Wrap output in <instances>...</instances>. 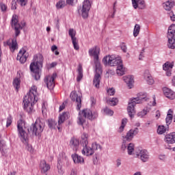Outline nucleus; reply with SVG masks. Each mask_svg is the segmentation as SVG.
<instances>
[{
	"label": "nucleus",
	"instance_id": "nucleus-1",
	"mask_svg": "<svg viewBox=\"0 0 175 175\" xmlns=\"http://www.w3.org/2000/svg\"><path fill=\"white\" fill-rule=\"evenodd\" d=\"M100 49L98 46H94L89 50V55L94 57V63L95 65L94 78L93 79V85L96 88H99V84H100V75H102V66H100V61H99V53Z\"/></svg>",
	"mask_w": 175,
	"mask_h": 175
},
{
	"label": "nucleus",
	"instance_id": "nucleus-2",
	"mask_svg": "<svg viewBox=\"0 0 175 175\" xmlns=\"http://www.w3.org/2000/svg\"><path fill=\"white\" fill-rule=\"evenodd\" d=\"M38 88L33 85L23 98L24 110L31 114L33 113V105L38 102Z\"/></svg>",
	"mask_w": 175,
	"mask_h": 175
},
{
	"label": "nucleus",
	"instance_id": "nucleus-3",
	"mask_svg": "<svg viewBox=\"0 0 175 175\" xmlns=\"http://www.w3.org/2000/svg\"><path fill=\"white\" fill-rule=\"evenodd\" d=\"M43 68V55L41 54L35 55L33 57V62L30 64V70L32 72V77L35 80L40 79V72Z\"/></svg>",
	"mask_w": 175,
	"mask_h": 175
},
{
	"label": "nucleus",
	"instance_id": "nucleus-4",
	"mask_svg": "<svg viewBox=\"0 0 175 175\" xmlns=\"http://www.w3.org/2000/svg\"><path fill=\"white\" fill-rule=\"evenodd\" d=\"M98 118V112L92 113V111L89 109H83L79 112V116L77 118V124L78 125H81L82 126L85 124L87 125L86 120H95Z\"/></svg>",
	"mask_w": 175,
	"mask_h": 175
},
{
	"label": "nucleus",
	"instance_id": "nucleus-5",
	"mask_svg": "<svg viewBox=\"0 0 175 175\" xmlns=\"http://www.w3.org/2000/svg\"><path fill=\"white\" fill-rule=\"evenodd\" d=\"M18 137L21 142L26 145V150L29 151V152H33V149L32 148V146L28 144V133L25 131L23 128V120H18L17 124Z\"/></svg>",
	"mask_w": 175,
	"mask_h": 175
},
{
	"label": "nucleus",
	"instance_id": "nucleus-6",
	"mask_svg": "<svg viewBox=\"0 0 175 175\" xmlns=\"http://www.w3.org/2000/svg\"><path fill=\"white\" fill-rule=\"evenodd\" d=\"M44 129V120L38 118L36 119L35 124H31V126L28 129L29 133H32L35 136H39Z\"/></svg>",
	"mask_w": 175,
	"mask_h": 175
},
{
	"label": "nucleus",
	"instance_id": "nucleus-7",
	"mask_svg": "<svg viewBox=\"0 0 175 175\" xmlns=\"http://www.w3.org/2000/svg\"><path fill=\"white\" fill-rule=\"evenodd\" d=\"M103 64L105 66H118L122 64V60L120 57H116L114 55H107L103 59Z\"/></svg>",
	"mask_w": 175,
	"mask_h": 175
},
{
	"label": "nucleus",
	"instance_id": "nucleus-8",
	"mask_svg": "<svg viewBox=\"0 0 175 175\" xmlns=\"http://www.w3.org/2000/svg\"><path fill=\"white\" fill-rule=\"evenodd\" d=\"M167 38L168 39V48L172 50L175 49V25H171L168 28V31L167 34Z\"/></svg>",
	"mask_w": 175,
	"mask_h": 175
},
{
	"label": "nucleus",
	"instance_id": "nucleus-9",
	"mask_svg": "<svg viewBox=\"0 0 175 175\" xmlns=\"http://www.w3.org/2000/svg\"><path fill=\"white\" fill-rule=\"evenodd\" d=\"M12 27L15 29V36L17 38L20 35V30L25 27V22H22L21 25L18 23V16L14 15L12 18Z\"/></svg>",
	"mask_w": 175,
	"mask_h": 175
},
{
	"label": "nucleus",
	"instance_id": "nucleus-10",
	"mask_svg": "<svg viewBox=\"0 0 175 175\" xmlns=\"http://www.w3.org/2000/svg\"><path fill=\"white\" fill-rule=\"evenodd\" d=\"M96 150H100V146L96 143H94L92 144V148H83L82 150V154L83 155H86V157H90L91 155H94V153Z\"/></svg>",
	"mask_w": 175,
	"mask_h": 175
},
{
	"label": "nucleus",
	"instance_id": "nucleus-11",
	"mask_svg": "<svg viewBox=\"0 0 175 175\" xmlns=\"http://www.w3.org/2000/svg\"><path fill=\"white\" fill-rule=\"evenodd\" d=\"M135 157L139 158L142 162H148L150 159V153L146 149H138L135 150Z\"/></svg>",
	"mask_w": 175,
	"mask_h": 175
},
{
	"label": "nucleus",
	"instance_id": "nucleus-12",
	"mask_svg": "<svg viewBox=\"0 0 175 175\" xmlns=\"http://www.w3.org/2000/svg\"><path fill=\"white\" fill-rule=\"evenodd\" d=\"M137 105L136 100L132 98L129 102V106L127 107V111L129 117L131 118H133L135 117V114H136V110H135V106Z\"/></svg>",
	"mask_w": 175,
	"mask_h": 175
},
{
	"label": "nucleus",
	"instance_id": "nucleus-13",
	"mask_svg": "<svg viewBox=\"0 0 175 175\" xmlns=\"http://www.w3.org/2000/svg\"><path fill=\"white\" fill-rule=\"evenodd\" d=\"M90 9H91V2H90V0H84L81 10L83 18H87V17H88Z\"/></svg>",
	"mask_w": 175,
	"mask_h": 175
},
{
	"label": "nucleus",
	"instance_id": "nucleus-14",
	"mask_svg": "<svg viewBox=\"0 0 175 175\" xmlns=\"http://www.w3.org/2000/svg\"><path fill=\"white\" fill-rule=\"evenodd\" d=\"M55 77H57V74L54 73L52 76L49 75L44 78V83L49 90H53L55 87V83L54 82Z\"/></svg>",
	"mask_w": 175,
	"mask_h": 175
},
{
	"label": "nucleus",
	"instance_id": "nucleus-15",
	"mask_svg": "<svg viewBox=\"0 0 175 175\" xmlns=\"http://www.w3.org/2000/svg\"><path fill=\"white\" fill-rule=\"evenodd\" d=\"M27 58H28V53L25 49H22L18 53L16 59L20 61L21 64H25L27 62Z\"/></svg>",
	"mask_w": 175,
	"mask_h": 175
},
{
	"label": "nucleus",
	"instance_id": "nucleus-16",
	"mask_svg": "<svg viewBox=\"0 0 175 175\" xmlns=\"http://www.w3.org/2000/svg\"><path fill=\"white\" fill-rule=\"evenodd\" d=\"M137 133H139V129L135 128V129H131L126 135V136H123V139L124 140H125L126 142H131L132 139H133V137L135 136H136V135H137Z\"/></svg>",
	"mask_w": 175,
	"mask_h": 175
},
{
	"label": "nucleus",
	"instance_id": "nucleus-17",
	"mask_svg": "<svg viewBox=\"0 0 175 175\" xmlns=\"http://www.w3.org/2000/svg\"><path fill=\"white\" fill-rule=\"evenodd\" d=\"M70 96L73 102H76L77 109L80 110L81 108V97L79 96L75 92H72Z\"/></svg>",
	"mask_w": 175,
	"mask_h": 175
},
{
	"label": "nucleus",
	"instance_id": "nucleus-18",
	"mask_svg": "<svg viewBox=\"0 0 175 175\" xmlns=\"http://www.w3.org/2000/svg\"><path fill=\"white\" fill-rule=\"evenodd\" d=\"M132 4L134 9H146V1L144 0H132Z\"/></svg>",
	"mask_w": 175,
	"mask_h": 175
},
{
	"label": "nucleus",
	"instance_id": "nucleus-19",
	"mask_svg": "<svg viewBox=\"0 0 175 175\" xmlns=\"http://www.w3.org/2000/svg\"><path fill=\"white\" fill-rule=\"evenodd\" d=\"M173 66H174L173 63H170V62H167L163 65V70L166 71V76H172V69H173Z\"/></svg>",
	"mask_w": 175,
	"mask_h": 175
},
{
	"label": "nucleus",
	"instance_id": "nucleus-20",
	"mask_svg": "<svg viewBox=\"0 0 175 175\" xmlns=\"http://www.w3.org/2000/svg\"><path fill=\"white\" fill-rule=\"evenodd\" d=\"M165 143H167V144H174L175 143V133H171L169 134H167L165 136V139H164Z\"/></svg>",
	"mask_w": 175,
	"mask_h": 175
},
{
	"label": "nucleus",
	"instance_id": "nucleus-21",
	"mask_svg": "<svg viewBox=\"0 0 175 175\" xmlns=\"http://www.w3.org/2000/svg\"><path fill=\"white\" fill-rule=\"evenodd\" d=\"M163 94L166 98H168V99H171L172 100L175 99V92L167 88H163Z\"/></svg>",
	"mask_w": 175,
	"mask_h": 175
},
{
	"label": "nucleus",
	"instance_id": "nucleus-22",
	"mask_svg": "<svg viewBox=\"0 0 175 175\" xmlns=\"http://www.w3.org/2000/svg\"><path fill=\"white\" fill-rule=\"evenodd\" d=\"M80 145V142L79 139L72 137L70 141V147L72 148L74 151H77L79 150V146Z\"/></svg>",
	"mask_w": 175,
	"mask_h": 175
},
{
	"label": "nucleus",
	"instance_id": "nucleus-23",
	"mask_svg": "<svg viewBox=\"0 0 175 175\" xmlns=\"http://www.w3.org/2000/svg\"><path fill=\"white\" fill-rule=\"evenodd\" d=\"M40 167L42 173H47L50 170V165L46 162V160H42L40 163Z\"/></svg>",
	"mask_w": 175,
	"mask_h": 175
},
{
	"label": "nucleus",
	"instance_id": "nucleus-24",
	"mask_svg": "<svg viewBox=\"0 0 175 175\" xmlns=\"http://www.w3.org/2000/svg\"><path fill=\"white\" fill-rule=\"evenodd\" d=\"M137 103H143L146 102L148 98H147V94L146 93H139L137 98H134Z\"/></svg>",
	"mask_w": 175,
	"mask_h": 175
},
{
	"label": "nucleus",
	"instance_id": "nucleus-25",
	"mask_svg": "<svg viewBox=\"0 0 175 175\" xmlns=\"http://www.w3.org/2000/svg\"><path fill=\"white\" fill-rule=\"evenodd\" d=\"M123 80L124 82H126L129 88H132L133 87V83H135V81L133 80V76H124L123 77Z\"/></svg>",
	"mask_w": 175,
	"mask_h": 175
},
{
	"label": "nucleus",
	"instance_id": "nucleus-26",
	"mask_svg": "<svg viewBox=\"0 0 175 175\" xmlns=\"http://www.w3.org/2000/svg\"><path fill=\"white\" fill-rule=\"evenodd\" d=\"M175 2L174 0H168L165 3H163V8L165 10L171 11L174 8Z\"/></svg>",
	"mask_w": 175,
	"mask_h": 175
},
{
	"label": "nucleus",
	"instance_id": "nucleus-27",
	"mask_svg": "<svg viewBox=\"0 0 175 175\" xmlns=\"http://www.w3.org/2000/svg\"><path fill=\"white\" fill-rule=\"evenodd\" d=\"M8 46H10V49L11 51H14L16 49H18L17 46V40L16 38H13L12 40H10L7 41Z\"/></svg>",
	"mask_w": 175,
	"mask_h": 175
},
{
	"label": "nucleus",
	"instance_id": "nucleus-28",
	"mask_svg": "<svg viewBox=\"0 0 175 175\" xmlns=\"http://www.w3.org/2000/svg\"><path fill=\"white\" fill-rule=\"evenodd\" d=\"M21 77V72H18L17 77L14 79L13 81V85L16 91H18V88H20V83H21V80L20 78Z\"/></svg>",
	"mask_w": 175,
	"mask_h": 175
},
{
	"label": "nucleus",
	"instance_id": "nucleus-29",
	"mask_svg": "<svg viewBox=\"0 0 175 175\" xmlns=\"http://www.w3.org/2000/svg\"><path fill=\"white\" fill-rule=\"evenodd\" d=\"M81 144L83 145V148L88 147V134L83 133L81 135Z\"/></svg>",
	"mask_w": 175,
	"mask_h": 175
},
{
	"label": "nucleus",
	"instance_id": "nucleus-30",
	"mask_svg": "<svg viewBox=\"0 0 175 175\" xmlns=\"http://www.w3.org/2000/svg\"><path fill=\"white\" fill-rule=\"evenodd\" d=\"M68 118H69V113L68 112L63 113L59 117L58 124L61 125V124H64L65 120H68Z\"/></svg>",
	"mask_w": 175,
	"mask_h": 175
},
{
	"label": "nucleus",
	"instance_id": "nucleus-31",
	"mask_svg": "<svg viewBox=\"0 0 175 175\" xmlns=\"http://www.w3.org/2000/svg\"><path fill=\"white\" fill-rule=\"evenodd\" d=\"M72 158L75 163H84V159L81 156H79V154H72Z\"/></svg>",
	"mask_w": 175,
	"mask_h": 175
},
{
	"label": "nucleus",
	"instance_id": "nucleus-32",
	"mask_svg": "<svg viewBox=\"0 0 175 175\" xmlns=\"http://www.w3.org/2000/svg\"><path fill=\"white\" fill-rule=\"evenodd\" d=\"M125 72H126V70L125 68H124L122 63L117 66L116 73L118 75V76H123V75H125Z\"/></svg>",
	"mask_w": 175,
	"mask_h": 175
},
{
	"label": "nucleus",
	"instance_id": "nucleus-33",
	"mask_svg": "<svg viewBox=\"0 0 175 175\" xmlns=\"http://www.w3.org/2000/svg\"><path fill=\"white\" fill-rule=\"evenodd\" d=\"M127 152L129 155H136V152H135V144L132 143L128 144Z\"/></svg>",
	"mask_w": 175,
	"mask_h": 175
},
{
	"label": "nucleus",
	"instance_id": "nucleus-34",
	"mask_svg": "<svg viewBox=\"0 0 175 175\" xmlns=\"http://www.w3.org/2000/svg\"><path fill=\"white\" fill-rule=\"evenodd\" d=\"M144 78L150 85H152L155 83L154 79H152V77L148 72L145 73Z\"/></svg>",
	"mask_w": 175,
	"mask_h": 175
},
{
	"label": "nucleus",
	"instance_id": "nucleus-35",
	"mask_svg": "<svg viewBox=\"0 0 175 175\" xmlns=\"http://www.w3.org/2000/svg\"><path fill=\"white\" fill-rule=\"evenodd\" d=\"M77 70H78V75L77 77V81H81V79H83V67L81 66V64L79 65Z\"/></svg>",
	"mask_w": 175,
	"mask_h": 175
},
{
	"label": "nucleus",
	"instance_id": "nucleus-36",
	"mask_svg": "<svg viewBox=\"0 0 175 175\" xmlns=\"http://www.w3.org/2000/svg\"><path fill=\"white\" fill-rule=\"evenodd\" d=\"M0 151L1 154H5L6 151V143L3 140L0 141Z\"/></svg>",
	"mask_w": 175,
	"mask_h": 175
},
{
	"label": "nucleus",
	"instance_id": "nucleus-37",
	"mask_svg": "<svg viewBox=\"0 0 175 175\" xmlns=\"http://www.w3.org/2000/svg\"><path fill=\"white\" fill-rule=\"evenodd\" d=\"M66 6V3L64 0L59 1L56 4L57 9H62Z\"/></svg>",
	"mask_w": 175,
	"mask_h": 175
},
{
	"label": "nucleus",
	"instance_id": "nucleus-38",
	"mask_svg": "<svg viewBox=\"0 0 175 175\" xmlns=\"http://www.w3.org/2000/svg\"><path fill=\"white\" fill-rule=\"evenodd\" d=\"M139 33H140V25L136 24L135 25L134 30H133V36L136 38V36H137V35H139Z\"/></svg>",
	"mask_w": 175,
	"mask_h": 175
},
{
	"label": "nucleus",
	"instance_id": "nucleus-39",
	"mask_svg": "<svg viewBox=\"0 0 175 175\" xmlns=\"http://www.w3.org/2000/svg\"><path fill=\"white\" fill-rule=\"evenodd\" d=\"M150 111L149 108H145L142 111L139 112L137 113L138 117H140L141 118L144 117V116H146L147 113Z\"/></svg>",
	"mask_w": 175,
	"mask_h": 175
},
{
	"label": "nucleus",
	"instance_id": "nucleus-40",
	"mask_svg": "<svg viewBox=\"0 0 175 175\" xmlns=\"http://www.w3.org/2000/svg\"><path fill=\"white\" fill-rule=\"evenodd\" d=\"M48 125L51 129H55V126L57 125V122L52 119L48 120Z\"/></svg>",
	"mask_w": 175,
	"mask_h": 175
},
{
	"label": "nucleus",
	"instance_id": "nucleus-41",
	"mask_svg": "<svg viewBox=\"0 0 175 175\" xmlns=\"http://www.w3.org/2000/svg\"><path fill=\"white\" fill-rule=\"evenodd\" d=\"M126 122H128V119L124 118L122 120V124L120 127L119 128V132L121 133V132H124V128H125V125H126Z\"/></svg>",
	"mask_w": 175,
	"mask_h": 175
},
{
	"label": "nucleus",
	"instance_id": "nucleus-42",
	"mask_svg": "<svg viewBox=\"0 0 175 175\" xmlns=\"http://www.w3.org/2000/svg\"><path fill=\"white\" fill-rule=\"evenodd\" d=\"M68 35H69V36H70L72 40H73L75 39H77L76 38V31H75V29H69Z\"/></svg>",
	"mask_w": 175,
	"mask_h": 175
},
{
	"label": "nucleus",
	"instance_id": "nucleus-43",
	"mask_svg": "<svg viewBox=\"0 0 175 175\" xmlns=\"http://www.w3.org/2000/svg\"><path fill=\"white\" fill-rule=\"evenodd\" d=\"M107 103L110 105V106H116L117 103H118V99L116 98H113L107 100Z\"/></svg>",
	"mask_w": 175,
	"mask_h": 175
},
{
	"label": "nucleus",
	"instance_id": "nucleus-44",
	"mask_svg": "<svg viewBox=\"0 0 175 175\" xmlns=\"http://www.w3.org/2000/svg\"><path fill=\"white\" fill-rule=\"evenodd\" d=\"M173 120V115L172 114H167V117L165 118V122L167 124V126H169L170 124H172V121Z\"/></svg>",
	"mask_w": 175,
	"mask_h": 175
},
{
	"label": "nucleus",
	"instance_id": "nucleus-45",
	"mask_svg": "<svg viewBox=\"0 0 175 175\" xmlns=\"http://www.w3.org/2000/svg\"><path fill=\"white\" fill-rule=\"evenodd\" d=\"M166 132V128L165 126H159L157 129L158 135H163Z\"/></svg>",
	"mask_w": 175,
	"mask_h": 175
},
{
	"label": "nucleus",
	"instance_id": "nucleus-46",
	"mask_svg": "<svg viewBox=\"0 0 175 175\" xmlns=\"http://www.w3.org/2000/svg\"><path fill=\"white\" fill-rule=\"evenodd\" d=\"M72 44L74 46L75 50H79L80 47L79 46V42L77 41V38H75V40H72Z\"/></svg>",
	"mask_w": 175,
	"mask_h": 175
},
{
	"label": "nucleus",
	"instance_id": "nucleus-47",
	"mask_svg": "<svg viewBox=\"0 0 175 175\" xmlns=\"http://www.w3.org/2000/svg\"><path fill=\"white\" fill-rule=\"evenodd\" d=\"M57 171H58L59 174H60V175L64 174V170L62 169V165L59 163V160L57 163Z\"/></svg>",
	"mask_w": 175,
	"mask_h": 175
},
{
	"label": "nucleus",
	"instance_id": "nucleus-48",
	"mask_svg": "<svg viewBox=\"0 0 175 175\" xmlns=\"http://www.w3.org/2000/svg\"><path fill=\"white\" fill-rule=\"evenodd\" d=\"M104 112L105 113V114H107V116H113V114H114V112L113 111V110L109 108H105L104 109Z\"/></svg>",
	"mask_w": 175,
	"mask_h": 175
},
{
	"label": "nucleus",
	"instance_id": "nucleus-49",
	"mask_svg": "<svg viewBox=\"0 0 175 175\" xmlns=\"http://www.w3.org/2000/svg\"><path fill=\"white\" fill-rule=\"evenodd\" d=\"M107 92L108 95L113 96V95H114V94H116V90H114L113 88H111L107 90Z\"/></svg>",
	"mask_w": 175,
	"mask_h": 175
},
{
	"label": "nucleus",
	"instance_id": "nucleus-50",
	"mask_svg": "<svg viewBox=\"0 0 175 175\" xmlns=\"http://www.w3.org/2000/svg\"><path fill=\"white\" fill-rule=\"evenodd\" d=\"M12 120L13 118H12V116H8L7 118V124H6L7 128H8V126H10V125H12Z\"/></svg>",
	"mask_w": 175,
	"mask_h": 175
},
{
	"label": "nucleus",
	"instance_id": "nucleus-51",
	"mask_svg": "<svg viewBox=\"0 0 175 175\" xmlns=\"http://www.w3.org/2000/svg\"><path fill=\"white\" fill-rule=\"evenodd\" d=\"M18 3L21 4V6H25L28 1L27 0H17Z\"/></svg>",
	"mask_w": 175,
	"mask_h": 175
},
{
	"label": "nucleus",
	"instance_id": "nucleus-52",
	"mask_svg": "<svg viewBox=\"0 0 175 175\" xmlns=\"http://www.w3.org/2000/svg\"><path fill=\"white\" fill-rule=\"evenodd\" d=\"M0 8H1V12H6V10L8 9V7L3 3H0Z\"/></svg>",
	"mask_w": 175,
	"mask_h": 175
},
{
	"label": "nucleus",
	"instance_id": "nucleus-53",
	"mask_svg": "<svg viewBox=\"0 0 175 175\" xmlns=\"http://www.w3.org/2000/svg\"><path fill=\"white\" fill-rule=\"evenodd\" d=\"M126 141H125V139L123 140L122 144V147H121V150L122 151H126V148H128V146H126V144H125V142Z\"/></svg>",
	"mask_w": 175,
	"mask_h": 175
},
{
	"label": "nucleus",
	"instance_id": "nucleus-54",
	"mask_svg": "<svg viewBox=\"0 0 175 175\" xmlns=\"http://www.w3.org/2000/svg\"><path fill=\"white\" fill-rule=\"evenodd\" d=\"M120 49H121V50L123 51V53H126L127 48H126V45L125 44V43L121 44Z\"/></svg>",
	"mask_w": 175,
	"mask_h": 175
},
{
	"label": "nucleus",
	"instance_id": "nucleus-55",
	"mask_svg": "<svg viewBox=\"0 0 175 175\" xmlns=\"http://www.w3.org/2000/svg\"><path fill=\"white\" fill-rule=\"evenodd\" d=\"M16 5H17V3H16L15 1H12L11 9L12 10H16L17 9Z\"/></svg>",
	"mask_w": 175,
	"mask_h": 175
},
{
	"label": "nucleus",
	"instance_id": "nucleus-56",
	"mask_svg": "<svg viewBox=\"0 0 175 175\" xmlns=\"http://www.w3.org/2000/svg\"><path fill=\"white\" fill-rule=\"evenodd\" d=\"M143 58H144V49H142L139 54V60L142 61L143 60Z\"/></svg>",
	"mask_w": 175,
	"mask_h": 175
},
{
	"label": "nucleus",
	"instance_id": "nucleus-57",
	"mask_svg": "<svg viewBox=\"0 0 175 175\" xmlns=\"http://www.w3.org/2000/svg\"><path fill=\"white\" fill-rule=\"evenodd\" d=\"M169 16L170 17V19L172 21H175V15L173 13V12H170L169 13Z\"/></svg>",
	"mask_w": 175,
	"mask_h": 175
},
{
	"label": "nucleus",
	"instance_id": "nucleus-58",
	"mask_svg": "<svg viewBox=\"0 0 175 175\" xmlns=\"http://www.w3.org/2000/svg\"><path fill=\"white\" fill-rule=\"evenodd\" d=\"M66 103H68L66 101H65L62 103V105H60L59 111H62V110H64V109H65V105H66Z\"/></svg>",
	"mask_w": 175,
	"mask_h": 175
},
{
	"label": "nucleus",
	"instance_id": "nucleus-59",
	"mask_svg": "<svg viewBox=\"0 0 175 175\" xmlns=\"http://www.w3.org/2000/svg\"><path fill=\"white\" fill-rule=\"evenodd\" d=\"M91 103H92V106H95V104L96 103V100H95L94 97H91Z\"/></svg>",
	"mask_w": 175,
	"mask_h": 175
},
{
	"label": "nucleus",
	"instance_id": "nucleus-60",
	"mask_svg": "<svg viewBox=\"0 0 175 175\" xmlns=\"http://www.w3.org/2000/svg\"><path fill=\"white\" fill-rule=\"evenodd\" d=\"M116 166L117 167H120V166H121V159H118L116 160Z\"/></svg>",
	"mask_w": 175,
	"mask_h": 175
},
{
	"label": "nucleus",
	"instance_id": "nucleus-61",
	"mask_svg": "<svg viewBox=\"0 0 175 175\" xmlns=\"http://www.w3.org/2000/svg\"><path fill=\"white\" fill-rule=\"evenodd\" d=\"M93 163L94 165H96L98 163V157H95L93 158Z\"/></svg>",
	"mask_w": 175,
	"mask_h": 175
},
{
	"label": "nucleus",
	"instance_id": "nucleus-62",
	"mask_svg": "<svg viewBox=\"0 0 175 175\" xmlns=\"http://www.w3.org/2000/svg\"><path fill=\"white\" fill-rule=\"evenodd\" d=\"M156 118H159L161 117V112L159 111H156V115H155Z\"/></svg>",
	"mask_w": 175,
	"mask_h": 175
},
{
	"label": "nucleus",
	"instance_id": "nucleus-63",
	"mask_svg": "<svg viewBox=\"0 0 175 175\" xmlns=\"http://www.w3.org/2000/svg\"><path fill=\"white\" fill-rule=\"evenodd\" d=\"M133 175H142V172H140V171L136 172Z\"/></svg>",
	"mask_w": 175,
	"mask_h": 175
},
{
	"label": "nucleus",
	"instance_id": "nucleus-64",
	"mask_svg": "<svg viewBox=\"0 0 175 175\" xmlns=\"http://www.w3.org/2000/svg\"><path fill=\"white\" fill-rule=\"evenodd\" d=\"M172 85L175 87V77L172 80Z\"/></svg>",
	"mask_w": 175,
	"mask_h": 175
}]
</instances>
